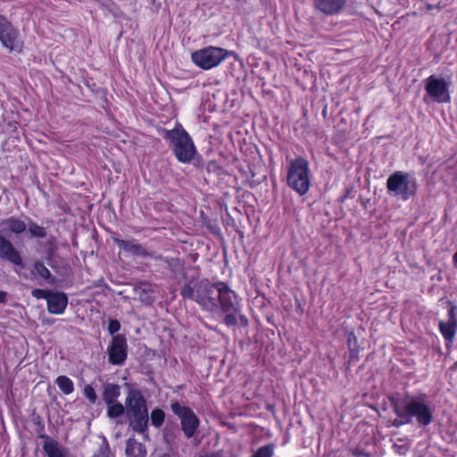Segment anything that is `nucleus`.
Segmentation results:
<instances>
[{
  "label": "nucleus",
  "mask_w": 457,
  "mask_h": 457,
  "mask_svg": "<svg viewBox=\"0 0 457 457\" xmlns=\"http://www.w3.org/2000/svg\"><path fill=\"white\" fill-rule=\"evenodd\" d=\"M180 295L206 312L237 310V294L223 281L212 283L207 278H192L183 285Z\"/></svg>",
  "instance_id": "f257e3e1"
},
{
  "label": "nucleus",
  "mask_w": 457,
  "mask_h": 457,
  "mask_svg": "<svg viewBox=\"0 0 457 457\" xmlns=\"http://www.w3.org/2000/svg\"><path fill=\"white\" fill-rule=\"evenodd\" d=\"M162 137L169 141L170 147L179 162L189 163L197 154L195 143L179 122H176L172 129H161Z\"/></svg>",
  "instance_id": "f03ea898"
},
{
  "label": "nucleus",
  "mask_w": 457,
  "mask_h": 457,
  "mask_svg": "<svg viewBox=\"0 0 457 457\" xmlns=\"http://www.w3.org/2000/svg\"><path fill=\"white\" fill-rule=\"evenodd\" d=\"M126 415L133 431L145 434L148 429L149 414L146 400L138 389L130 388L125 399Z\"/></svg>",
  "instance_id": "7ed1b4c3"
},
{
  "label": "nucleus",
  "mask_w": 457,
  "mask_h": 457,
  "mask_svg": "<svg viewBox=\"0 0 457 457\" xmlns=\"http://www.w3.org/2000/svg\"><path fill=\"white\" fill-rule=\"evenodd\" d=\"M402 406L401 414L408 417L412 422L414 418L420 427H428L433 421V409L428 403V396L425 394L419 395H407L400 399Z\"/></svg>",
  "instance_id": "20e7f679"
},
{
  "label": "nucleus",
  "mask_w": 457,
  "mask_h": 457,
  "mask_svg": "<svg viewBox=\"0 0 457 457\" xmlns=\"http://www.w3.org/2000/svg\"><path fill=\"white\" fill-rule=\"evenodd\" d=\"M417 179L411 174L397 170L386 180L387 193L397 199L407 201L416 195Z\"/></svg>",
  "instance_id": "39448f33"
},
{
  "label": "nucleus",
  "mask_w": 457,
  "mask_h": 457,
  "mask_svg": "<svg viewBox=\"0 0 457 457\" xmlns=\"http://www.w3.org/2000/svg\"><path fill=\"white\" fill-rule=\"evenodd\" d=\"M287 181L289 187L304 195L310 188V169L308 162L303 157H297L291 161Z\"/></svg>",
  "instance_id": "423d86ee"
},
{
  "label": "nucleus",
  "mask_w": 457,
  "mask_h": 457,
  "mask_svg": "<svg viewBox=\"0 0 457 457\" xmlns=\"http://www.w3.org/2000/svg\"><path fill=\"white\" fill-rule=\"evenodd\" d=\"M234 53L217 46H206L192 53L193 62L203 70H210L220 65Z\"/></svg>",
  "instance_id": "0eeeda50"
},
{
  "label": "nucleus",
  "mask_w": 457,
  "mask_h": 457,
  "mask_svg": "<svg viewBox=\"0 0 457 457\" xmlns=\"http://www.w3.org/2000/svg\"><path fill=\"white\" fill-rule=\"evenodd\" d=\"M170 409L180 420L181 429L187 438H191L200 425V420L193 410L187 406H182L179 402H173Z\"/></svg>",
  "instance_id": "6e6552de"
},
{
  "label": "nucleus",
  "mask_w": 457,
  "mask_h": 457,
  "mask_svg": "<svg viewBox=\"0 0 457 457\" xmlns=\"http://www.w3.org/2000/svg\"><path fill=\"white\" fill-rule=\"evenodd\" d=\"M19 32L4 16L0 15V41L10 52L21 53L22 44L18 39Z\"/></svg>",
  "instance_id": "1a4fd4ad"
},
{
  "label": "nucleus",
  "mask_w": 457,
  "mask_h": 457,
  "mask_svg": "<svg viewBox=\"0 0 457 457\" xmlns=\"http://www.w3.org/2000/svg\"><path fill=\"white\" fill-rule=\"evenodd\" d=\"M425 90L437 103H448L451 100L449 83L443 78L429 76L426 80Z\"/></svg>",
  "instance_id": "9d476101"
},
{
  "label": "nucleus",
  "mask_w": 457,
  "mask_h": 457,
  "mask_svg": "<svg viewBox=\"0 0 457 457\" xmlns=\"http://www.w3.org/2000/svg\"><path fill=\"white\" fill-rule=\"evenodd\" d=\"M109 362L112 365L121 366L128 357V344L124 335H114L107 347Z\"/></svg>",
  "instance_id": "9b49d317"
},
{
  "label": "nucleus",
  "mask_w": 457,
  "mask_h": 457,
  "mask_svg": "<svg viewBox=\"0 0 457 457\" xmlns=\"http://www.w3.org/2000/svg\"><path fill=\"white\" fill-rule=\"evenodd\" d=\"M0 258L11 263L23 267V261L20 252L15 249L12 242L0 235Z\"/></svg>",
  "instance_id": "f8f14e48"
},
{
  "label": "nucleus",
  "mask_w": 457,
  "mask_h": 457,
  "mask_svg": "<svg viewBox=\"0 0 457 457\" xmlns=\"http://www.w3.org/2000/svg\"><path fill=\"white\" fill-rule=\"evenodd\" d=\"M47 311L53 314H62L64 312L68 297L63 292H51L46 301Z\"/></svg>",
  "instance_id": "ddd939ff"
},
{
  "label": "nucleus",
  "mask_w": 457,
  "mask_h": 457,
  "mask_svg": "<svg viewBox=\"0 0 457 457\" xmlns=\"http://www.w3.org/2000/svg\"><path fill=\"white\" fill-rule=\"evenodd\" d=\"M347 0H314L315 8L326 15H336L345 7Z\"/></svg>",
  "instance_id": "4468645a"
},
{
  "label": "nucleus",
  "mask_w": 457,
  "mask_h": 457,
  "mask_svg": "<svg viewBox=\"0 0 457 457\" xmlns=\"http://www.w3.org/2000/svg\"><path fill=\"white\" fill-rule=\"evenodd\" d=\"M114 243L125 252L131 253L134 256L146 257L150 256L147 250L140 245L136 239L123 240L120 238H113Z\"/></svg>",
  "instance_id": "2eb2a0df"
},
{
  "label": "nucleus",
  "mask_w": 457,
  "mask_h": 457,
  "mask_svg": "<svg viewBox=\"0 0 457 457\" xmlns=\"http://www.w3.org/2000/svg\"><path fill=\"white\" fill-rule=\"evenodd\" d=\"M41 437L46 439L43 445V450L47 454V457H66V451L60 446L57 441L50 440L46 435H43Z\"/></svg>",
  "instance_id": "dca6fc26"
},
{
  "label": "nucleus",
  "mask_w": 457,
  "mask_h": 457,
  "mask_svg": "<svg viewBox=\"0 0 457 457\" xmlns=\"http://www.w3.org/2000/svg\"><path fill=\"white\" fill-rule=\"evenodd\" d=\"M120 395V387L113 383H105L103 386L102 397L105 404L113 403L117 402Z\"/></svg>",
  "instance_id": "f3484780"
},
{
  "label": "nucleus",
  "mask_w": 457,
  "mask_h": 457,
  "mask_svg": "<svg viewBox=\"0 0 457 457\" xmlns=\"http://www.w3.org/2000/svg\"><path fill=\"white\" fill-rule=\"evenodd\" d=\"M154 260L162 262V265L168 269L174 276L183 270V266L179 258L158 255L154 257Z\"/></svg>",
  "instance_id": "a211bd4d"
},
{
  "label": "nucleus",
  "mask_w": 457,
  "mask_h": 457,
  "mask_svg": "<svg viewBox=\"0 0 457 457\" xmlns=\"http://www.w3.org/2000/svg\"><path fill=\"white\" fill-rule=\"evenodd\" d=\"M1 225L14 234H21L27 229L25 221L14 216L3 220Z\"/></svg>",
  "instance_id": "6ab92c4d"
},
{
  "label": "nucleus",
  "mask_w": 457,
  "mask_h": 457,
  "mask_svg": "<svg viewBox=\"0 0 457 457\" xmlns=\"http://www.w3.org/2000/svg\"><path fill=\"white\" fill-rule=\"evenodd\" d=\"M125 452L127 457H145L146 455L145 446L134 438H129L127 441Z\"/></svg>",
  "instance_id": "aec40b11"
},
{
  "label": "nucleus",
  "mask_w": 457,
  "mask_h": 457,
  "mask_svg": "<svg viewBox=\"0 0 457 457\" xmlns=\"http://www.w3.org/2000/svg\"><path fill=\"white\" fill-rule=\"evenodd\" d=\"M391 405L393 407L395 414L397 416V418L392 422V425L394 427L400 428L403 425L411 423V420H409L408 417H405L403 414V415L401 414L400 410L403 409V406H402V403H400V399L392 398Z\"/></svg>",
  "instance_id": "412c9836"
},
{
  "label": "nucleus",
  "mask_w": 457,
  "mask_h": 457,
  "mask_svg": "<svg viewBox=\"0 0 457 457\" xmlns=\"http://www.w3.org/2000/svg\"><path fill=\"white\" fill-rule=\"evenodd\" d=\"M438 328L440 333L446 342V345H451L456 335L457 328L445 320L439 321Z\"/></svg>",
  "instance_id": "4be33fe9"
},
{
  "label": "nucleus",
  "mask_w": 457,
  "mask_h": 457,
  "mask_svg": "<svg viewBox=\"0 0 457 457\" xmlns=\"http://www.w3.org/2000/svg\"><path fill=\"white\" fill-rule=\"evenodd\" d=\"M32 272L49 283L54 282V278L52 277L50 270L41 261H36L34 262Z\"/></svg>",
  "instance_id": "5701e85b"
},
{
  "label": "nucleus",
  "mask_w": 457,
  "mask_h": 457,
  "mask_svg": "<svg viewBox=\"0 0 457 457\" xmlns=\"http://www.w3.org/2000/svg\"><path fill=\"white\" fill-rule=\"evenodd\" d=\"M55 383L64 395H71L74 391V384L67 376L61 375L57 377Z\"/></svg>",
  "instance_id": "b1692460"
},
{
  "label": "nucleus",
  "mask_w": 457,
  "mask_h": 457,
  "mask_svg": "<svg viewBox=\"0 0 457 457\" xmlns=\"http://www.w3.org/2000/svg\"><path fill=\"white\" fill-rule=\"evenodd\" d=\"M107 405V416L110 419H116L124 414L126 411V406L121 404L120 402H113V403Z\"/></svg>",
  "instance_id": "393cba45"
},
{
  "label": "nucleus",
  "mask_w": 457,
  "mask_h": 457,
  "mask_svg": "<svg viewBox=\"0 0 457 457\" xmlns=\"http://www.w3.org/2000/svg\"><path fill=\"white\" fill-rule=\"evenodd\" d=\"M28 230L32 237L45 238L47 236L46 228L39 226L33 220H29L28 224Z\"/></svg>",
  "instance_id": "a878e982"
},
{
  "label": "nucleus",
  "mask_w": 457,
  "mask_h": 457,
  "mask_svg": "<svg viewBox=\"0 0 457 457\" xmlns=\"http://www.w3.org/2000/svg\"><path fill=\"white\" fill-rule=\"evenodd\" d=\"M237 310L233 311H228V312H223L224 313H226L225 317H224V320H223V322L226 326L228 327H231V326H235L237 325V314H239V301H238V297L237 296Z\"/></svg>",
  "instance_id": "bb28decb"
},
{
  "label": "nucleus",
  "mask_w": 457,
  "mask_h": 457,
  "mask_svg": "<svg viewBox=\"0 0 457 457\" xmlns=\"http://www.w3.org/2000/svg\"><path fill=\"white\" fill-rule=\"evenodd\" d=\"M149 419L154 427L160 428L164 422L165 412L160 408H155L151 411Z\"/></svg>",
  "instance_id": "cd10ccee"
},
{
  "label": "nucleus",
  "mask_w": 457,
  "mask_h": 457,
  "mask_svg": "<svg viewBox=\"0 0 457 457\" xmlns=\"http://www.w3.org/2000/svg\"><path fill=\"white\" fill-rule=\"evenodd\" d=\"M447 308H448V313H447L448 319L445 321L457 328V305L454 303L448 301Z\"/></svg>",
  "instance_id": "c85d7f7f"
},
{
  "label": "nucleus",
  "mask_w": 457,
  "mask_h": 457,
  "mask_svg": "<svg viewBox=\"0 0 457 457\" xmlns=\"http://www.w3.org/2000/svg\"><path fill=\"white\" fill-rule=\"evenodd\" d=\"M92 457H111V450L107 439L104 436L103 442Z\"/></svg>",
  "instance_id": "c756f323"
},
{
  "label": "nucleus",
  "mask_w": 457,
  "mask_h": 457,
  "mask_svg": "<svg viewBox=\"0 0 457 457\" xmlns=\"http://www.w3.org/2000/svg\"><path fill=\"white\" fill-rule=\"evenodd\" d=\"M274 454V446L273 445H266L260 447L252 457H272Z\"/></svg>",
  "instance_id": "7c9ffc66"
},
{
  "label": "nucleus",
  "mask_w": 457,
  "mask_h": 457,
  "mask_svg": "<svg viewBox=\"0 0 457 457\" xmlns=\"http://www.w3.org/2000/svg\"><path fill=\"white\" fill-rule=\"evenodd\" d=\"M55 237H51V238L48 240L47 242V245H49V253H47V256L46 258L47 263L54 269V263H53V260H54V253L56 249V245H55Z\"/></svg>",
  "instance_id": "2f4dec72"
},
{
  "label": "nucleus",
  "mask_w": 457,
  "mask_h": 457,
  "mask_svg": "<svg viewBox=\"0 0 457 457\" xmlns=\"http://www.w3.org/2000/svg\"><path fill=\"white\" fill-rule=\"evenodd\" d=\"M83 394L91 403H95L96 402L97 395L95 389L90 385H87L84 387Z\"/></svg>",
  "instance_id": "473e14b6"
},
{
  "label": "nucleus",
  "mask_w": 457,
  "mask_h": 457,
  "mask_svg": "<svg viewBox=\"0 0 457 457\" xmlns=\"http://www.w3.org/2000/svg\"><path fill=\"white\" fill-rule=\"evenodd\" d=\"M50 294H51V291L39 289V288L33 289L31 292V295L33 297H35L37 299H46V301H47Z\"/></svg>",
  "instance_id": "72a5a7b5"
},
{
  "label": "nucleus",
  "mask_w": 457,
  "mask_h": 457,
  "mask_svg": "<svg viewBox=\"0 0 457 457\" xmlns=\"http://www.w3.org/2000/svg\"><path fill=\"white\" fill-rule=\"evenodd\" d=\"M120 329V323L117 320H110L108 324V332L111 335H114Z\"/></svg>",
  "instance_id": "f704fd0d"
},
{
  "label": "nucleus",
  "mask_w": 457,
  "mask_h": 457,
  "mask_svg": "<svg viewBox=\"0 0 457 457\" xmlns=\"http://www.w3.org/2000/svg\"><path fill=\"white\" fill-rule=\"evenodd\" d=\"M348 348H359L357 337L353 332H350L347 336Z\"/></svg>",
  "instance_id": "c9c22d12"
},
{
  "label": "nucleus",
  "mask_w": 457,
  "mask_h": 457,
  "mask_svg": "<svg viewBox=\"0 0 457 457\" xmlns=\"http://www.w3.org/2000/svg\"><path fill=\"white\" fill-rule=\"evenodd\" d=\"M224 2L227 3L228 7L238 9L244 4L245 0H224Z\"/></svg>",
  "instance_id": "e433bc0d"
},
{
  "label": "nucleus",
  "mask_w": 457,
  "mask_h": 457,
  "mask_svg": "<svg viewBox=\"0 0 457 457\" xmlns=\"http://www.w3.org/2000/svg\"><path fill=\"white\" fill-rule=\"evenodd\" d=\"M360 348L349 349V362H354L358 360Z\"/></svg>",
  "instance_id": "4c0bfd02"
},
{
  "label": "nucleus",
  "mask_w": 457,
  "mask_h": 457,
  "mask_svg": "<svg viewBox=\"0 0 457 457\" xmlns=\"http://www.w3.org/2000/svg\"><path fill=\"white\" fill-rule=\"evenodd\" d=\"M352 454L354 455V456H365V457H370V453H367L365 452H363L362 450L359 449V448H354L352 450Z\"/></svg>",
  "instance_id": "58836bf2"
},
{
  "label": "nucleus",
  "mask_w": 457,
  "mask_h": 457,
  "mask_svg": "<svg viewBox=\"0 0 457 457\" xmlns=\"http://www.w3.org/2000/svg\"><path fill=\"white\" fill-rule=\"evenodd\" d=\"M237 319H239L241 325L246 326L248 324V320L243 314H241V310L239 309V314H237Z\"/></svg>",
  "instance_id": "ea45409f"
},
{
  "label": "nucleus",
  "mask_w": 457,
  "mask_h": 457,
  "mask_svg": "<svg viewBox=\"0 0 457 457\" xmlns=\"http://www.w3.org/2000/svg\"><path fill=\"white\" fill-rule=\"evenodd\" d=\"M7 293L4 291H0V303H4L6 302Z\"/></svg>",
  "instance_id": "a19ab883"
},
{
  "label": "nucleus",
  "mask_w": 457,
  "mask_h": 457,
  "mask_svg": "<svg viewBox=\"0 0 457 457\" xmlns=\"http://www.w3.org/2000/svg\"><path fill=\"white\" fill-rule=\"evenodd\" d=\"M137 291H138V295L140 297H142L143 294H146L149 292V290L145 287H139L137 289H136Z\"/></svg>",
  "instance_id": "79ce46f5"
},
{
  "label": "nucleus",
  "mask_w": 457,
  "mask_h": 457,
  "mask_svg": "<svg viewBox=\"0 0 457 457\" xmlns=\"http://www.w3.org/2000/svg\"><path fill=\"white\" fill-rule=\"evenodd\" d=\"M453 265L457 268V252L453 256Z\"/></svg>",
  "instance_id": "37998d69"
}]
</instances>
